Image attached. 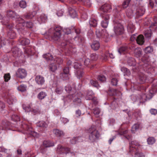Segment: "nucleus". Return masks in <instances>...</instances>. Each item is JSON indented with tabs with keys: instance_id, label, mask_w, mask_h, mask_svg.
<instances>
[{
	"instance_id": "1",
	"label": "nucleus",
	"mask_w": 157,
	"mask_h": 157,
	"mask_svg": "<svg viewBox=\"0 0 157 157\" xmlns=\"http://www.w3.org/2000/svg\"><path fill=\"white\" fill-rule=\"evenodd\" d=\"M142 145L136 140L129 142V152L134 154L135 157H145V155L141 152Z\"/></svg>"
},
{
	"instance_id": "2",
	"label": "nucleus",
	"mask_w": 157,
	"mask_h": 157,
	"mask_svg": "<svg viewBox=\"0 0 157 157\" xmlns=\"http://www.w3.org/2000/svg\"><path fill=\"white\" fill-rule=\"evenodd\" d=\"M86 132L88 134L89 139L92 142L98 140L100 137V133L97 129L96 126L91 125L89 128L86 129Z\"/></svg>"
},
{
	"instance_id": "3",
	"label": "nucleus",
	"mask_w": 157,
	"mask_h": 157,
	"mask_svg": "<svg viewBox=\"0 0 157 157\" xmlns=\"http://www.w3.org/2000/svg\"><path fill=\"white\" fill-rule=\"evenodd\" d=\"M62 28L59 26L56 27L54 28V30L53 34L51 36L52 40L55 41H57L60 38L61 35V31Z\"/></svg>"
},
{
	"instance_id": "4",
	"label": "nucleus",
	"mask_w": 157,
	"mask_h": 157,
	"mask_svg": "<svg viewBox=\"0 0 157 157\" xmlns=\"http://www.w3.org/2000/svg\"><path fill=\"white\" fill-rule=\"evenodd\" d=\"M16 75L17 77L23 79L27 76V72L25 69L20 68L16 72Z\"/></svg>"
},
{
	"instance_id": "5",
	"label": "nucleus",
	"mask_w": 157,
	"mask_h": 157,
	"mask_svg": "<svg viewBox=\"0 0 157 157\" xmlns=\"http://www.w3.org/2000/svg\"><path fill=\"white\" fill-rule=\"evenodd\" d=\"M114 30L117 35H121L124 32V28L123 25L120 23H115L114 24Z\"/></svg>"
},
{
	"instance_id": "6",
	"label": "nucleus",
	"mask_w": 157,
	"mask_h": 157,
	"mask_svg": "<svg viewBox=\"0 0 157 157\" xmlns=\"http://www.w3.org/2000/svg\"><path fill=\"white\" fill-rule=\"evenodd\" d=\"M57 151L60 154L65 153L67 154L71 152L70 148L63 147L60 145H58Z\"/></svg>"
},
{
	"instance_id": "7",
	"label": "nucleus",
	"mask_w": 157,
	"mask_h": 157,
	"mask_svg": "<svg viewBox=\"0 0 157 157\" xmlns=\"http://www.w3.org/2000/svg\"><path fill=\"white\" fill-rule=\"evenodd\" d=\"M65 90L68 93L69 95L67 97L71 99L73 98L75 96V91H74L71 89V86L69 85H67L65 86Z\"/></svg>"
},
{
	"instance_id": "8",
	"label": "nucleus",
	"mask_w": 157,
	"mask_h": 157,
	"mask_svg": "<svg viewBox=\"0 0 157 157\" xmlns=\"http://www.w3.org/2000/svg\"><path fill=\"white\" fill-rule=\"evenodd\" d=\"M135 10H136V14L137 17L143 16L145 12V10L143 7L136 6Z\"/></svg>"
},
{
	"instance_id": "9",
	"label": "nucleus",
	"mask_w": 157,
	"mask_h": 157,
	"mask_svg": "<svg viewBox=\"0 0 157 157\" xmlns=\"http://www.w3.org/2000/svg\"><path fill=\"white\" fill-rule=\"evenodd\" d=\"M100 9L104 12L108 13L111 11L112 7L110 4L105 3L101 6Z\"/></svg>"
},
{
	"instance_id": "10",
	"label": "nucleus",
	"mask_w": 157,
	"mask_h": 157,
	"mask_svg": "<svg viewBox=\"0 0 157 157\" xmlns=\"http://www.w3.org/2000/svg\"><path fill=\"white\" fill-rule=\"evenodd\" d=\"M35 81L38 85H43L45 82L44 78L40 75L36 76L35 78Z\"/></svg>"
},
{
	"instance_id": "11",
	"label": "nucleus",
	"mask_w": 157,
	"mask_h": 157,
	"mask_svg": "<svg viewBox=\"0 0 157 157\" xmlns=\"http://www.w3.org/2000/svg\"><path fill=\"white\" fill-rule=\"evenodd\" d=\"M96 33L98 37H102L104 38L107 37L108 35V33L104 31H102L101 32L98 30H96Z\"/></svg>"
},
{
	"instance_id": "12",
	"label": "nucleus",
	"mask_w": 157,
	"mask_h": 157,
	"mask_svg": "<svg viewBox=\"0 0 157 157\" xmlns=\"http://www.w3.org/2000/svg\"><path fill=\"white\" fill-rule=\"evenodd\" d=\"M136 6H132L131 8H128L126 11L127 16L129 18H131L133 16V11L135 10Z\"/></svg>"
},
{
	"instance_id": "13",
	"label": "nucleus",
	"mask_w": 157,
	"mask_h": 157,
	"mask_svg": "<svg viewBox=\"0 0 157 157\" xmlns=\"http://www.w3.org/2000/svg\"><path fill=\"white\" fill-rule=\"evenodd\" d=\"M18 41L23 45H28L30 43V41L28 39L22 37L20 38Z\"/></svg>"
},
{
	"instance_id": "14",
	"label": "nucleus",
	"mask_w": 157,
	"mask_h": 157,
	"mask_svg": "<svg viewBox=\"0 0 157 157\" xmlns=\"http://www.w3.org/2000/svg\"><path fill=\"white\" fill-rule=\"evenodd\" d=\"M136 41L138 44L141 45L143 44L144 42V37L142 35H140L138 36L136 38Z\"/></svg>"
},
{
	"instance_id": "15",
	"label": "nucleus",
	"mask_w": 157,
	"mask_h": 157,
	"mask_svg": "<svg viewBox=\"0 0 157 157\" xmlns=\"http://www.w3.org/2000/svg\"><path fill=\"white\" fill-rule=\"evenodd\" d=\"M91 47L94 50H98L100 47L99 42L97 41H94L91 45Z\"/></svg>"
},
{
	"instance_id": "16",
	"label": "nucleus",
	"mask_w": 157,
	"mask_h": 157,
	"mask_svg": "<svg viewBox=\"0 0 157 157\" xmlns=\"http://www.w3.org/2000/svg\"><path fill=\"white\" fill-rule=\"evenodd\" d=\"M23 109L26 112L31 111L32 110L31 104L24 103L22 105Z\"/></svg>"
},
{
	"instance_id": "17",
	"label": "nucleus",
	"mask_w": 157,
	"mask_h": 157,
	"mask_svg": "<svg viewBox=\"0 0 157 157\" xmlns=\"http://www.w3.org/2000/svg\"><path fill=\"white\" fill-rule=\"evenodd\" d=\"M0 152H5L6 153L7 157H11V154L10 150L2 147H0Z\"/></svg>"
},
{
	"instance_id": "18",
	"label": "nucleus",
	"mask_w": 157,
	"mask_h": 157,
	"mask_svg": "<svg viewBox=\"0 0 157 157\" xmlns=\"http://www.w3.org/2000/svg\"><path fill=\"white\" fill-rule=\"evenodd\" d=\"M7 16L8 17L12 19L14 18L17 16L15 12L10 10H9L7 11Z\"/></svg>"
},
{
	"instance_id": "19",
	"label": "nucleus",
	"mask_w": 157,
	"mask_h": 157,
	"mask_svg": "<svg viewBox=\"0 0 157 157\" xmlns=\"http://www.w3.org/2000/svg\"><path fill=\"white\" fill-rule=\"evenodd\" d=\"M43 145L45 147H48L54 146L53 142L48 140H45L43 141Z\"/></svg>"
},
{
	"instance_id": "20",
	"label": "nucleus",
	"mask_w": 157,
	"mask_h": 157,
	"mask_svg": "<svg viewBox=\"0 0 157 157\" xmlns=\"http://www.w3.org/2000/svg\"><path fill=\"white\" fill-rule=\"evenodd\" d=\"M22 126L23 127V129L27 131V132H26L27 133L29 134H31L33 132V129L31 127L26 124H23Z\"/></svg>"
},
{
	"instance_id": "21",
	"label": "nucleus",
	"mask_w": 157,
	"mask_h": 157,
	"mask_svg": "<svg viewBox=\"0 0 157 157\" xmlns=\"http://www.w3.org/2000/svg\"><path fill=\"white\" fill-rule=\"evenodd\" d=\"M94 97V94L93 92L91 91H88L86 93V98L87 100H91Z\"/></svg>"
},
{
	"instance_id": "22",
	"label": "nucleus",
	"mask_w": 157,
	"mask_h": 157,
	"mask_svg": "<svg viewBox=\"0 0 157 157\" xmlns=\"http://www.w3.org/2000/svg\"><path fill=\"white\" fill-rule=\"evenodd\" d=\"M48 18L47 16L45 14H42L38 18V21L40 23L45 22L47 20Z\"/></svg>"
},
{
	"instance_id": "23",
	"label": "nucleus",
	"mask_w": 157,
	"mask_h": 157,
	"mask_svg": "<svg viewBox=\"0 0 157 157\" xmlns=\"http://www.w3.org/2000/svg\"><path fill=\"white\" fill-rule=\"evenodd\" d=\"M128 51V48L126 46H122L119 48L118 52L120 54H125Z\"/></svg>"
},
{
	"instance_id": "24",
	"label": "nucleus",
	"mask_w": 157,
	"mask_h": 157,
	"mask_svg": "<svg viewBox=\"0 0 157 157\" xmlns=\"http://www.w3.org/2000/svg\"><path fill=\"white\" fill-rule=\"evenodd\" d=\"M53 132L57 137H60L64 136V133L62 131L58 129L53 130Z\"/></svg>"
},
{
	"instance_id": "25",
	"label": "nucleus",
	"mask_w": 157,
	"mask_h": 157,
	"mask_svg": "<svg viewBox=\"0 0 157 157\" xmlns=\"http://www.w3.org/2000/svg\"><path fill=\"white\" fill-rule=\"evenodd\" d=\"M109 94L110 95H119L121 94V92L115 89H112L109 90Z\"/></svg>"
},
{
	"instance_id": "26",
	"label": "nucleus",
	"mask_w": 157,
	"mask_h": 157,
	"mask_svg": "<svg viewBox=\"0 0 157 157\" xmlns=\"http://www.w3.org/2000/svg\"><path fill=\"white\" fill-rule=\"evenodd\" d=\"M142 51L140 48H136L134 51V54L135 56L137 57H140L142 55Z\"/></svg>"
},
{
	"instance_id": "27",
	"label": "nucleus",
	"mask_w": 157,
	"mask_h": 157,
	"mask_svg": "<svg viewBox=\"0 0 157 157\" xmlns=\"http://www.w3.org/2000/svg\"><path fill=\"white\" fill-rule=\"evenodd\" d=\"M34 12H29L27 13L24 15L25 18L26 19L32 18L34 16Z\"/></svg>"
},
{
	"instance_id": "28",
	"label": "nucleus",
	"mask_w": 157,
	"mask_h": 157,
	"mask_svg": "<svg viewBox=\"0 0 157 157\" xmlns=\"http://www.w3.org/2000/svg\"><path fill=\"white\" fill-rule=\"evenodd\" d=\"M23 26H25L27 28L31 29L33 28V25L31 21H27L25 22L22 24Z\"/></svg>"
},
{
	"instance_id": "29",
	"label": "nucleus",
	"mask_w": 157,
	"mask_h": 157,
	"mask_svg": "<svg viewBox=\"0 0 157 157\" xmlns=\"http://www.w3.org/2000/svg\"><path fill=\"white\" fill-rule=\"evenodd\" d=\"M69 12L70 16L73 18L77 16V13L75 10L70 8H69Z\"/></svg>"
},
{
	"instance_id": "30",
	"label": "nucleus",
	"mask_w": 157,
	"mask_h": 157,
	"mask_svg": "<svg viewBox=\"0 0 157 157\" xmlns=\"http://www.w3.org/2000/svg\"><path fill=\"white\" fill-rule=\"evenodd\" d=\"M46 96L47 94L45 92L41 91L38 94L37 98L40 100H42L44 99Z\"/></svg>"
},
{
	"instance_id": "31",
	"label": "nucleus",
	"mask_w": 157,
	"mask_h": 157,
	"mask_svg": "<svg viewBox=\"0 0 157 157\" xmlns=\"http://www.w3.org/2000/svg\"><path fill=\"white\" fill-rule=\"evenodd\" d=\"M147 142L149 145H152L155 142V139L154 137H149L147 139Z\"/></svg>"
},
{
	"instance_id": "32",
	"label": "nucleus",
	"mask_w": 157,
	"mask_h": 157,
	"mask_svg": "<svg viewBox=\"0 0 157 157\" xmlns=\"http://www.w3.org/2000/svg\"><path fill=\"white\" fill-rule=\"evenodd\" d=\"M133 116L135 117L136 119H138L142 117L141 112L139 110L135 112L133 114Z\"/></svg>"
},
{
	"instance_id": "33",
	"label": "nucleus",
	"mask_w": 157,
	"mask_h": 157,
	"mask_svg": "<svg viewBox=\"0 0 157 157\" xmlns=\"http://www.w3.org/2000/svg\"><path fill=\"white\" fill-rule=\"evenodd\" d=\"M8 36L10 39H13L16 37V33L13 31H9L8 33Z\"/></svg>"
},
{
	"instance_id": "34",
	"label": "nucleus",
	"mask_w": 157,
	"mask_h": 157,
	"mask_svg": "<svg viewBox=\"0 0 157 157\" xmlns=\"http://www.w3.org/2000/svg\"><path fill=\"white\" fill-rule=\"evenodd\" d=\"M89 22L90 26L91 27H95L97 25V21L94 19H91Z\"/></svg>"
},
{
	"instance_id": "35",
	"label": "nucleus",
	"mask_w": 157,
	"mask_h": 157,
	"mask_svg": "<svg viewBox=\"0 0 157 157\" xmlns=\"http://www.w3.org/2000/svg\"><path fill=\"white\" fill-rule=\"evenodd\" d=\"M24 53L28 56L32 55L31 48L30 47H28L25 48Z\"/></svg>"
},
{
	"instance_id": "36",
	"label": "nucleus",
	"mask_w": 157,
	"mask_h": 157,
	"mask_svg": "<svg viewBox=\"0 0 157 157\" xmlns=\"http://www.w3.org/2000/svg\"><path fill=\"white\" fill-rule=\"evenodd\" d=\"M131 0H124L122 4V8L123 9L127 8Z\"/></svg>"
},
{
	"instance_id": "37",
	"label": "nucleus",
	"mask_w": 157,
	"mask_h": 157,
	"mask_svg": "<svg viewBox=\"0 0 157 157\" xmlns=\"http://www.w3.org/2000/svg\"><path fill=\"white\" fill-rule=\"evenodd\" d=\"M84 72L83 71V69L78 70L77 71L76 75L78 78H80L83 76Z\"/></svg>"
},
{
	"instance_id": "38",
	"label": "nucleus",
	"mask_w": 157,
	"mask_h": 157,
	"mask_svg": "<svg viewBox=\"0 0 157 157\" xmlns=\"http://www.w3.org/2000/svg\"><path fill=\"white\" fill-rule=\"evenodd\" d=\"M82 138V136L74 137L70 140V143L72 144H75L77 141H78Z\"/></svg>"
},
{
	"instance_id": "39",
	"label": "nucleus",
	"mask_w": 157,
	"mask_h": 157,
	"mask_svg": "<svg viewBox=\"0 0 157 157\" xmlns=\"http://www.w3.org/2000/svg\"><path fill=\"white\" fill-rule=\"evenodd\" d=\"M73 102L75 105H80L81 104L82 101L81 99L78 98H75V99H73Z\"/></svg>"
},
{
	"instance_id": "40",
	"label": "nucleus",
	"mask_w": 157,
	"mask_h": 157,
	"mask_svg": "<svg viewBox=\"0 0 157 157\" xmlns=\"http://www.w3.org/2000/svg\"><path fill=\"white\" fill-rule=\"evenodd\" d=\"M74 67L77 70L83 69L82 64L78 63H75L74 64Z\"/></svg>"
},
{
	"instance_id": "41",
	"label": "nucleus",
	"mask_w": 157,
	"mask_h": 157,
	"mask_svg": "<svg viewBox=\"0 0 157 157\" xmlns=\"http://www.w3.org/2000/svg\"><path fill=\"white\" fill-rule=\"evenodd\" d=\"M144 50L146 53H150L153 52V48L149 46L146 47Z\"/></svg>"
},
{
	"instance_id": "42",
	"label": "nucleus",
	"mask_w": 157,
	"mask_h": 157,
	"mask_svg": "<svg viewBox=\"0 0 157 157\" xmlns=\"http://www.w3.org/2000/svg\"><path fill=\"white\" fill-rule=\"evenodd\" d=\"M147 99V96L145 94H142L140 96V102H144Z\"/></svg>"
},
{
	"instance_id": "43",
	"label": "nucleus",
	"mask_w": 157,
	"mask_h": 157,
	"mask_svg": "<svg viewBox=\"0 0 157 157\" xmlns=\"http://www.w3.org/2000/svg\"><path fill=\"white\" fill-rule=\"evenodd\" d=\"M102 18L105 21H109V16L108 14L103 13L101 14Z\"/></svg>"
},
{
	"instance_id": "44",
	"label": "nucleus",
	"mask_w": 157,
	"mask_h": 157,
	"mask_svg": "<svg viewBox=\"0 0 157 157\" xmlns=\"http://www.w3.org/2000/svg\"><path fill=\"white\" fill-rule=\"evenodd\" d=\"M26 86L24 85H21L17 87L18 90L21 92H24L26 90Z\"/></svg>"
},
{
	"instance_id": "45",
	"label": "nucleus",
	"mask_w": 157,
	"mask_h": 157,
	"mask_svg": "<svg viewBox=\"0 0 157 157\" xmlns=\"http://www.w3.org/2000/svg\"><path fill=\"white\" fill-rule=\"evenodd\" d=\"M98 58V55L96 53L92 54L90 56V59L92 61L97 60Z\"/></svg>"
},
{
	"instance_id": "46",
	"label": "nucleus",
	"mask_w": 157,
	"mask_h": 157,
	"mask_svg": "<svg viewBox=\"0 0 157 157\" xmlns=\"http://www.w3.org/2000/svg\"><path fill=\"white\" fill-rule=\"evenodd\" d=\"M60 75L63 80H68L70 78V74H60Z\"/></svg>"
},
{
	"instance_id": "47",
	"label": "nucleus",
	"mask_w": 157,
	"mask_h": 157,
	"mask_svg": "<svg viewBox=\"0 0 157 157\" xmlns=\"http://www.w3.org/2000/svg\"><path fill=\"white\" fill-rule=\"evenodd\" d=\"M90 83L91 85L94 87H98L99 86L98 82L96 81L91 80L90 81Z\"/></svg>"
},
{
	"instance_id": "48",
	"label": "nucleus",
	"mask_w": 157,
	"mask_h": 157,
	"mask_svg": "<svg viewBox=\"0 0 157 157\" xmlns=\"http://www.w3.org/2000/svg\"><path fill=\"white\" fill-rule=\"evenodd\" d=\"M19 6L21 8H25L27 6V4L25 1L22 0L20 2Z\"/></svg>"
},
{
	"instance_id": "49",
	"label": "nucleus",
	"mask_w": 157,
	"mask_h": 157,
	"mask_svg": "<svg viewBox=\"0 0 157 157\" xmlns=\"http://www.w3.org/2000/svg\"><path fill=\"white\" fill-rule=\"evenodd\" d=\"M49 67V69L52 72L55 71L57 69L56 66L54 64H50Z\"/></svg>"
},
{
	"instance_id": "50",
	"label": "nucleus",
	"mask_w": 157,
	"mask_h": 157,
	"mask_svg": "<svg viewBox=\"0 0 157 157\" xmlns=\"http://www.w3.org/2000/svg\"><path fill=\"white\" fill-rule=\"evenodd\" d=\"M38 126L39 127L46 128L48 125L44 121H40L38 124Z\"/></svg>"
},
{
	"instance_id": "51",
	"label": "nucleus",
	"mask_w": 157,
	"mask_h": 157,
	"mask_svg": "<svg viewBox=\"0 0 157 157\" xmlns=\"http://www.w3.org/2000/svg\"><path fill=\"white\" fill-rule=\"evenodd\" d=\"M16 21L19 24V26L22 25L23 23L25 22L24 19L20 17L17 18Z\"/></svg>"
},
{
	"instance_id": "52",
	"label": "nucleus",
	"mask_w": 157,
	"mask_h": 157,
	"mask_svg": "<svg viewBox=\"0 0 157 157\" xmlns=\"http://www.w3.org/2000/svg\"><path fill=\"white\" fill-rule=\"evenodd\" d=\"M4 78L5 82H8L10 78V73H8L4 74Z\"/></svg>"
},
{
	"instance_id": "53",
	"label": "nucleus",
	"mask_w": 157,
	"mask_h": 157,
	"mask_svg": "<svg viewBox=\"0 0 157 157\" xmlns=\"http://www.w3.org/2000/svg\"><path fill=\"white\" fill-rule=\"evenodd\" d=\"M109 21H103L101 23V25L102 27L105 28H106L108 25Z\"/></svg>"
},
{
	"instance_id": "54",
	"label": "nucleus",
	"mask_w": 157,
	"mask_h": 157,
	"mask_svg": "<svg viewBox=\"0 0 157 157\" xmlns=\"http://www.w3.org/2000/svg\"><path fill=\"white\" fill-rule=\"evenodd\" d=\"M12 120L13 121H20V118L17 115H14L12 116L11 117Z\"/></svg>"
},
{
	"instance_id": "55",
	"label": "nucleus",
	"mask_w": 157,
	"mask_h": 157,
	"mask_svg": "<svg viewBox=\"0 0 157 157\" xmlns=\"http://www.w3.org/2000/svg\"><path fill=\"white\" fill-rule=\"evenodd\" d=\"M98 80L100 81L101 82H105L106 80L105 77L103 75H99L98 77Z\"/></svg>"
},
{
	"instance_id": "56",
	"label": "nucleus",
	"mask_w": 157,
	"mask_h": 157,
	"mask_svg": "<svg viewBox=\"0 0 157 157\" xmlns=\"http://www.w3.org/2000/svg\"><path fill=\"white\" fill-rule=\"evenodd\" d=\"M7 102L10 105L12 104L15 102V100L12 97H10L7 100Z\"/></svg>"
},
{
	"instance_id": "57",
	"label": "nucleus",
	"mask_w": 157,
	"mask_h": 157,
	"mask_svg": "<svg viewBox=\"0 0 157 157\" xmlns=\"http://www.w3.org/2000/svg\"><path fill=\"white\" fill-rule=\"evenodd\" d=\"M128 63L129 66H132L134 65V61L133 58H129L128 61Z\"/></svg>"
},
{
	"instance_id": "58",
	"label": "nucleus",
	"mask_w": 157,
	"mask_h": 157,
	"mask_svg": "<svg viewBox=\"0 0 157 157\" xmlns=\"http://www.w3.org/2000/svg\"><path fill=\"white\" fill-rule=\"evenodd\" d=\"M140 127V124H135L132 126V128L133 131H136Z\"/></svg>"
},
{
	"instance_id": "59",
	"label": "nucleus",
	"mask_w": 157,
	"mask_h": 157,
	"mask_svg": "<svg viewBox=\"0 0 157 157\" xmlns=\"http://www.w3.org/2000/svg\"><path fill=\"white\" fill-rule=\"evenodd\" d=\"M93 112L95 115H98L100 113L99 109L98 108H96L93 109Z\"/></svg>"
},
{
	"instance_id": "60",
	"label": "nucleus",
	"mask_w": 157,
	"mask_h": 157,
	"mask_svg": "<svg viewBox=\"0 0 157 157\" xmlns=\"http://www.w3.org/2000/svg\"><path fill=\"white\" fill-rule=\"evenodd\" d=\"M144 35L147 38H150L151 37V34L150 31H147L145 32L144 33Z\"/></svg>"
},
{
	"instance_id": "61",
	"label": "nucleus",
	"mask_w": 157,
	"mask_h": 157,
	"mask_svg": "<svg viewBox=\"0 0 157 157\" xmlns=\"http://www.w3.org/2000/svg\"><path fill=\"white\" fill-rule=\"evenodd\" d=\"M84 65L88 66L91 64V62L90 60L89 59H86L84 61Z\"/></svg>"
},
{
	"instance_id": "62",
	"label": "nucleus",
	"mask_w": 157,
	"mask_h": 157,
	"mask_svg": "<svg viewBox=\"0 0 157 157\" xmlns=\"http://www.w3.org/2000/svg\"><path fill=\"white\" fill-rule=\"evenodd\" d=\"M31 111H32L34 115L40 113L41 112L40 110L38 109H32Z\"/></svg>"
},
{
	"instance_id": "63",
	"label": "nucleus",
	"mask_w": 157,
	"mask_h": 157,
	"mask_svg": "<svg viewBox=\"0 0 157 157\" xmlns=\"http://www.w3.org/2000/svg\"><path fill=\"white\" fill-rule=\"evenodd\" d=\"M118 80L116 78H113L111 79V82L113 85L116 86L117 84Z\"/></svg>"
},
{
	"instance_id": "64",
	"label": "nucleus",
	"mask_w": 157,
	"mask_h": 157,
	"mask_svg": "<svg viewBox=\"0 0 157 157\" xmlns=\"http://www.w3.org/2000/svg\"><path fill=\"white\" fill-rule=\"evenodd\" d=\"M151 113L153 115H155L157 114V109H151L150 110Z\"/></svg>"
}]
</instances>
